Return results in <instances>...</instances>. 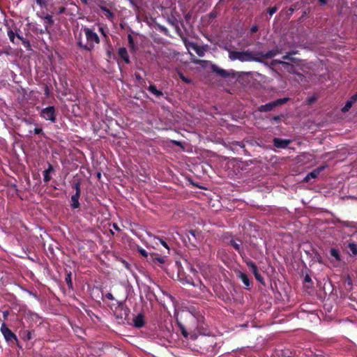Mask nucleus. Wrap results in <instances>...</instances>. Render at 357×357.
<instances>
[{"instance_id":"f257e3e1","label":"nucleus","mask_w":357,"mask_h":357,"mask_svg":"<svg viewBox=\"0 0 357 357\" xmlns=\"http://www.w3.org/2000/svg\"><path fill=\"white\" fill-rule=\"evenodd\" d=\"M82 31L85 35L86 41L84 43L81 38H79L77 45L82 49L91 52L94 49L96 44H99V36L92 29L89 27H82Z\"/></svg>"},{"instance_id":"f03ea898","label":"nucleus","mask_w":357,"mask_h":357,"mask_svg":"<svg viewBox=\"0 0 357 357\" xmlns=\"http://www.w3.org/2000/svg\"><path fill=\"white\" fill-rule=\"evenodd\" d=\"M229 58L231 61L239 60L242 62L250 61L254 60V56L250 51H229Z\"/></svg>"},{"instance_id":"7ed1b4c3","label":"nucleus","mask_w":357,"mask_h":357,"mask_svg":"<svg viewBox=\"0 0 357 357\" xmlns=\"http://www.w3.org/2000/svg\"><path fill=\"white\" fill-rule=\"evenodd\" d=\"M40 116L52 123L56 122V110L54 106H49L43 109L40 112Z\"/></svg>"},{"instance_id":"20e7f679","label":"nucleus","mask_w":357,"mask_h":357,"mask_svg":"<svg viewBox=\"0 0 357 357\" xmlns=\"http://www.w3.org/2000/svg\"><path fill=\"white\" fill-rule=\"evenodd\" d=\"M1 332L3 334L5 340L8 342H17V336L10 330L6 325L5 323H3L1 326Z\"/></svg>"},{"instance_id":"39448f33","label":"nucleus","mask_w":357,"mask_h":357,"mask_svg":"<svg viewBox=\"0 0 357 357\" xmlns=\"http://www.w3.org/2000/svg\"><path fill=\"white\" fill-rule=\"evenodd\" d=\"M290 143L291 140L289 139H284L277 137L273 139L274 146L279 149H285Z\"/></svg>"},{"instance_id":"423d86ee","label":"nucleus","mask_w":357,"mask_h":357,"mask_svg":"<svg viewBox=\"0 0 357 357\" xmlns=\"http://www.w3.org/2000/svg\"><path fill=\"white\" fill-rule=\"evenodd\" d=\"M324 169L325 166H321L315 169L314 170L307 174V176L304 178V181L306 182H309L312 178H316L320 174V172L323 171Z\"/></svg>"},{"instance_id":"0eeeda50","label":"nucleus","mask_w":357,"mask_h":357,"mask_svg":"<svg viewBox=\"0 0 357 357\" xmlns=\"http://www.w3.org/2000/svg\"><path fill=\"white\" fill-rule=\"evenodd\" d=\"M144 316L142 314H139L133 319V324L136 328H142L144 325Z\"/></svg>"},{"instance_id":"6e6552de","label":"nucleus","mask_w":357,"mask_h":357,"mask_svg":"<svg viewBox=\"0 0 357 357\" xmlns=\"http://www.w3.org/2000/svg\"><path fill=\"white\" fill-rule=\"evenodd\" d=\"M119 56L126 63H130V58L126 47H120L118 51Z\"/></svg>"},{"instance_id":"1a4fd4ad","label":"nucleus","mask_w":357,"mask_h":357,"mask_svg":"<svg viewBox=\"0 0 357 357\" xmlns=\"http://www.w3.org/2000/svg\"><path fill=\"white\" fill-rule=\"evenodd\" d=\"M54 170L53 166L49 164L48 168L43 172V180L45 182L47 183L51 180L50 173Z\"/></svg>"},{"instance_id":"9d476101","label":"nucleus","mask_w":357,"mask_h":357,"mask_svg":"<svg viewBox=\"0 0 357 357\" xmlns=\"http://www.w3.org/2000/svg\"><path fill=\"white\" fill-rule=\"evenodd\" d=\"M275 106L274 101L268 102L266 105H261L259 107V110L262 112L271 111Z\"/></svg>"},{"instance_id":"9b49d317","label":"nucleus","mask_w":357,"mask_h":357,"mask_svg":"<svg viewBox=\"0 0 357 357\" xmlns=\"http://www.w3.org/2000/svg\"><path fill=\"white\" fill-rule=\"evenodd\" d=\"M100 9L104 12V15L107 19L112 20L114 15V13L109 9H108L106 6H100Z\"/></svg>"},{"instance_id":"f8f14e48","label":"nucleus","mask_w":357,"mask_h":357,"mask_svg":"<svg viewBox=\"0 0 357 357\" xmlns=\"http://www.w3.org/2000/svg\"><path fill=\"white\" fill-rule=\"evenodd\" d=\"M80 195L75 194L71 197V206L73 208H77L79 206V198Z\"/></svg>"},{"instance_id":"ddd939ff","label":"nucleus","mask_w":357,"mask_h":357,"mask_svg":"<svg viewBox=\"0 0 357 357\" xmlns=\"http://www.w3.org/2000/svg\"><path fill=\"white\" fill-rule=\"evenodd\" d=\"M149 91L156 97H160L163 95L162 92L160 90H158L156 87L151 84L148 88Z\"/></svg>"},{"instance_id":"4468645a","label":"nucleus","mask_w":357,"mask_h":357,"mask_svg":"<svg viewBox=\"0 0 357 357\" xmlns=\"http://www.w3.org/2000/svg\"><path fill=\"white\" fill-rule=\"evenodd\" d=\"M238 278L241 280L243 283L246 287H249L250 285V280H249L248 276L247 275V274H245L244 273H242V272H240L239 274H238Z\"/></svg>"},{"instance_id":"2eb2a0df","label":"nucleus","mask_w":357,"mask_h":357,"mask_svg":"<svg viewBox=\"0 0 357 357\" xmlns=\"http://www.w3.org/2000/svg\"><path fill=\"white\" fill-rule=\"evenodd\" d=\"M212 69L214 72H215L216 73H218V75H220V76H222L223 77H226L228 76V73L226 70H225L222 68H220L217 66H213Z\"/></svg>"},{"instance_id":"dca6fc26","label":"nucleus","mask_w":357,"mask_h":357,"mask_svg":"<svg viewBox=\"0 0 357 357\" xmlns=\"http://www.w3.org/2000/svg\"><path fill=\"white\" fill-rule=\"evenodd\" d=\"M246 264L253 274H255V273L258 272V268L253 261H248L246 262Z\"/></svg>"},{"instance_id":"f3484780","label":"nucleus","mask_w":357,"mask_h":357,"mask_svg":"<svg viewBox=\"0 0 357 357\" xmlns=\"http://www.w3.org/2000/svg\"><path fill=\"white\" fill-rule=\"evenodd\" d=\"M331 255L334 257L337 261H340V255L338 250L335 248H331L330 250Z\"/></svg>"},{"instance_id":"a211bd4d","label":"nucleus","mask_w":357,"mask_h":357,"mask_svg":"<svg viewBox=\"0 0 357 357\" xmlns=\"http://www.w3.org/2000/svg\"><path fill=\"white\" fill-rule=\"evenodd\" d=\"M348 248L354 255H357V244L352 242L349 243Z\"/></svg>"},{"instance_id":"6ab92c4d","label":"nucleus","mask_w":357,"mask_h":357,"mask_svg":"<svg viewBox=\"0 0 357 357\" xmlns=\"http://www.w3.org/2000/svg\"><path fill=\"white\" fill-rule=\"evenodd\" d=\"M354 102V100H351V99L349 100H348L346 102L344 107L342 108V112H347L351 107Z\"/></svg>"},{"instance_id":"aec40b11","label":"nucleus","mask_w":357,"mask_h":357,"mask_svg":"<svg viewBox=\"0 0 357 357\" xmlns=\"http://www.w3.org/2000/svg\"><path fill=\"white\" fill-rule=\"evenodd\" d=\"M288 100H289V98H284L278 99V100H275L274 102L275 104V106H278V105L286 103Z\"/></svg>"},{"instance_id":"412c9836","label":"nucleus","mask_w":357,"mask_h":357,"mask_svg":"<svg viewBox=\"0 0 357 357\" xmlns=\"http://www.w3.org/2000/svg\"><path fill=\"white\" fill-rule=\"evenodd\" d=\"M231 245L237 251H240L241 248V242L238 243L236 241H230Z\"/></svg>"},{"instance_id":"4be33fe9","label":"nucleus","mask_w":357,"mask_h":357,"mask_svg":"<svg viewBox=\"0 0 357 357\" xmlns=\"http://www.w3.org/2000/svg\"><path fill=\"white\" fill-rule=\"evenodd\" d=\"M44 20H45V22L48 23L50 25H52L54 23L52 16L50 15H47L46 16H45Z\"/></svg>"},{"instance_id":"5701e85b","label":"nucleus","mask_w":357,"mask_h":357,"mask_svg":"<svg viewBox=\"0 0 357 357\" xmlns=\"http://www.w3.org/2000/svg\"><path fill=\"white\" fill-rule=\"evenodd\" d=\"M8 36L11 42L14 43L15 35V33L12 30H9L8 31Z\"/></svg>"},{"instance_id":"b1692460","label":"nucleus","mask_w":357,"mask_h":357,"mask_svg":"<svg viewBox=\"0 0 357 357\" xmlns=\"http://www.w3.org/2000/svg\"><path fill=\"white\" fill-rule=\"evenodd\" d=\"M66 282L68 284V287H72L73 283H72V280H71V273H70L69 274H68L67 277L66 278Z\"/></svg>"},{"instance_id":"393cba45","label":"nucleus","mask_w":357,"mask_h":357,"mask_svg":"<svg viewBox=\"0 0 357 357\" xmlns=\"http://www.w3.org/2000/svg\"><path fill=\"white\" fill-rule=\"evenodd\" d=\"M278 7L274 6L268 9V13L270 16H272L273 14H275L278 10Z\"/></svg>"},{"instance_id":"a878e982","label":"nucleus","mask_w":357,"mask_h":357,"mask_svg":"<svg viewBox=\"0 0 357 357\" xmlns=\"http://www.w3.org/2000/svg\"><path fill=\"white\" fill-rule=\"evenodd\" d=\"M255 278L257 280H258L259 282H260L261 283L263 282V278L262 276L259 273V271L257 272V273H255L254 274Z\"/></svg>"},{"instance_id":"bb28decb","label":"nucleus","mask_w":357,"mask_h":357,"mask_svg":"<svg viewBox=\"0 0 357 357\" xmlns=\"http://www.w3.org/2000/svg\"><path fill=\"white\" fill-rule=\"evenodd\" d=\"M193 49L195 50V52L199 56H203V50L200 47L195 46L193 47Z\"/></svg>"},{"instance_id":"cd10ccee","label":"nucleus","mask_w":357,"mask_h":357,"mask_svg":"<svg viewBox=\"0 0 357 357\" xmlns=\"http://www.w3.org/2000/svg\"><path fill=\"white\" fill-rule=\"evenodd\" d=\"M180 329H181V333L183 334V335L185 337H188V333H187L185 327L183 326H180Z\"/></svg>"},{"instance_id":"c85d7f7f","label":"nucleus","mask_w":357,"mask_h":357,"mask_svg":"<svg viewBox=\"0 0 357 357\" xmlns=\"http://www.w3.org/2000/svg\"><path fill=\"white\" fill-rule=\"evenodd\" d=\"M74 188L76 190L75 194L80 195V188H79V183H76L73 185Z\"/></svg>"},{"instance_id":"c756f323","label":"nucleus","mask_w":357,"mask_h":357,"mask_svg":"<svg viewBox=\"0 0 357 357\" xmlns=\"http://www.w3.org/2000/svg\"><path fill=\"white\" fill-rule=\"evenodd\" d=\"M157 239L160 241V243H161V245H162L165 248H167V250H169V246L167 245V243L163 241L162 239L160 238H157Z\"/></svg>"},{"instance_id":"7c9ffc66","label":"nucleus","mask_w":357,"mask_h":357,"mask_svg":"<svg viewBox=\"0 0 357 357\" xmlns=\"http://www.w3.org/2000/svg\"><path fill=\"white\" fill-rule=\"evenodd\" d=\"M17 38L22 40V42L23 43L24 45H27V46H29V41H27L26 40H24L22 36H20V35H17Z\"/></svg>"},{"instance_id":"2f4dec72","label":"nucleus","mask_w":357,"mask_h":357,"mask_svg":"<svg viewBox=\"0 0 357 357\" xmlns=\"http://www.w3.org/2000/svg\"><path fill=\"white\" fill-rule=\"evenodd\" d=\"M17 38L22 40V42L23 43L24 45H27V46H29V41H27L26 40H24L22 36H20V35H17Z\"/></svg>"},{"instance_id":"473e14b6","label":"nucleus","mask_w":357,"mask_h":357,"mask_svg":"<svg viewBox=\"0 0 357 357\" xmlns=\"http://www.w3.org/2000/svg\"><path fill=\"white\" fill-rule=\"evenodd\" d=\"M17 38L22 40V42L23 43L24 45H27V46H29V41H27L26 40H24L22 36H20V35H17Z\"/></svg>"},{"instance_id":"72a5a7b5","label":"nucleus","mask_w":357,"mask_h":357,"mask_svg":"<svg viewBox=\"0 0 357 357\" xmlns=\"http://www.w3.org/2000/svg\"><path fill=\"white\" fill-rule=\"evenodd\" d=\"M17 38L22 40V42L23 43L24 45H27V46H29V41H27L26 40H24L22 36H20V35H17Z\"/></svg>"},{"instance_id":"f704fd0d","label":"nucleus","mask_w":357,"mask_h":357,"mask_svg":"<svg viewBox=\"0 0 357 357\" xmlns=\"http://www.w3.org/2000/svg\"><path fill=\"white\" fill-rule=\"evenodd\" d=\"M179 77L185 83H190V80L189 79L186 78L182 73L179 74Z\"/></svg>"},{"instance_id":"c9c22d12","label":"nucleus","mask_w":357,"mask_h":357,"mask_svg":"<svg viewBox=\"0 0 357 357\" xmlns=\"http://www.w3.org/2000/svg\"><path fill=\"white\" fill-rule=\"evenodd\" d=\"M33 132L36 135H39V134H41L43 132V129L40 128H36L34 130H33Z\"/></svg>"},{"instance_id":"e433bc0d","label":"nucleus","mask_w":357,"mask_h":357,"mask_svg":"<svg viewBox=\"0 0 357 357\" xmlns=\"http://www.w3.org/2000/svg\"><path fill=\"white\" fill-rule=\"evenodd\" d=\"M105 296L107 299H109L110 301L114 300V297L113 296V295L111 293H107Z\"/></svg>"},{"instance_id":"4c0bfd02","label":"nucleus","mask_w":357,"mask_h":357,"mask_svg":"<svg viewBox=\"0 0 357 357\" xmlns=\"http://www.w3.org/2000/svg\"><path fill=\"white\" fill-rule=\"evenodd\" d=\"M250 31L252 33H255L258 31V28L257 26H252Z\"/></svg>"},{"instance_id":"58836bf2","label":"nucleus","mask_w":357,"mask_h":357,"mask_svg":"<svg viewBox=\"0 0 357 357\" xmlns=\"http://www.w3.org/2000/svg\"><path fill=\"white\" fill-rule=\"evenodd\" d=\"M351 100L356 102L357 100V92L351 98Z\"/></svg>"},{"instance_id":"ea45409f","label":"nucleus","mask_w":357,"mask_h":357,"mask_svg":"<svg viewBox=\"0 0 357 357\" xmlns=\"http://www.w3.org/2000/svg\"><path fill=\"white\" fill-rule=\"evenodd\" d=\"M305 282H311V278H310V277L309 275H306V276L305 277Z\"/></svg>"},{"instance_id":"a19ab883","label":"nucleus","mask_w":357,"mask_h":357,"mask_svg":"<svg viewBox=\"0 0 357 357\" xmlns=\"http://www.w3.org/2000/svg\"><path fill=\"white\" fill-rule=\"evenodd\" d=\"M315 98L314 97H311L308 98V103L311 104L314 101Z\"/></svg>"},{"instance_id":"79ce46f5","label":"nucleus","mask_w":357,"mask_h":357,"mask_svg":"<svg viewBox=\"0 0 357 357\" xmlns=\"http://www.w3.org/2000/svg\"><path fill=\"white\" fill-rule=\"evenodd\" d=\"M321 5H326L327 1L326 0H318Z\"/></svg>"},{"instance_id":"37998d69","label":"nucleus","mask_w":357,"mask_h":357,"mask_svg":"<svg viewBox=\"0 0 357 357\" xmlns=\"http://www.w3.org/2000/svg\"><path fill=\"white\" fill-rule=\"evenodd\" d=\"M140 252L143 256H147V253L144 250H141Z\"/></svg>"},{"instance_id":"c03bdc74","label":"nucleus","mask_w":357,"mask_h":357,"mask_svg":"<svg viewBox=\"0 0 357 357\" xmlns=\"http://www.w3.org/2000/svg\"><path fill=\"white\" fill-rule=\"evenodd\" d=\"M273 119L275 121H278L280 119V117L279 116H275L273 118Z\"/></svg>"},{"instance_id":"a18cd8bd","label":"nucleus","mask_w":357,"mask_h":357,"mask_svg":"<svg viewBox=\"0 0 357 357\" xmlns=\"http://www.w3.org/2000/svg\"><path fill=\"white\" fill-rule=\"evenodd\" d=\"M135 77H136V79H138V80H141L142 79V78L141 77V76L138 74H136L135 75Z\"/></svg>"},{"instance_id":"49530a36","label":"nucleus","mask_w":357,"mask_h":357,"mask_svg":"<svg viewBox=\"0 0 357 357\" xmlns=\"http://www.w3.org/2000/svg\"><path fill=\"white\" fill-rule=\"evenodd\" d=\"M36 3L39 4L40 6L43 5V1L42 0H36Z\"/></svg>"},{"instance_id":"de8ad7c7","label":"nucleus","mask_w":357,"mask_h":357,"mask_svg":"<svg viewBox=\"0 0 357 357\" xmlns=\"http://www.w3.org/2000/svg\"><path fill=\"white\" fill-rule=\"evenodd\" d=\"M172 142H173L174 144H177V145H179V144H181V142H178V141H176V140L172 141Z\"/></svg>"},{"instance_id":"09e8293b","label":"nucleus","mask_w":357,"mask_h":357,"mask_svg":"<svg viewBox=\"0 0 357 357\" xmlns=\"http://www.w3.org/2000/svg\"><path fill=\"white\" fill-rule=\"evenodd\" d=\"M161 30L164 32L167 31V29L165 27L161 26Z\"/></svg>"},{"instance_id":"8fccbe9b","label":"nucleus","mask_w":357,"mask_h":357,"mask_svg":"<svg viewBox=\"0 0 357 357\" xmlns=\"http://www.w3.org/2000/svg\"><path fill=\"white\" fill-rule=\"evenodd\" d=\"M289 58V55H287H287H284V56H283V59H288Z\"/></svg>"},{"instance_id":"3c124183","label":"nucleus","mask_w":357,"mask_h":357,"mask_svg":"<svg viewBox=\"0 0 357 357\" xmlns=\"http://www.w3.org/2000/svg\"><path fill=\"white\" fill-rule=\"evenodd\" d=\"M190 233L192 236H195V231H193V230H191V231H190Z\"/></svg>"},{"instance_id":"603ef678","label":"nucleus","mask_w":357,"mask_h":357,"mask_svg":"<svg viewBox=\"0 0 357 357\" xmlns=\"http://www.w3.org/2000/svg\"><path fill=\"white\" fill-rule=\"evenodd\" d=\"M39 32H40V33H45V31H43V29H40V30L39 31Z\"/></svg>"},{"instance_id":"864d4df0","label":"nucleus","mask_w":357,"mask_h":357,"mask_svg":"<svg viewBox=\"0 0 357 357\" xmlns=\"http://www.w3.org/2000/svg\"><path fill=\"white\" fill-rule=\"evenodd\" d=\"M114 228L116 229H118V227L116 226V225L114 224Z\"/></svg>"},{"instance_id":"5fc2aeb1","label":"nucleus","mask_w":357,"mask_h":357,"mask_svg":"<svg viewBox=\"0 0 357 357\" xmlns=\"http://www.w3.org/2000/svg\"><path fill=\"white\" fill-rule=\"evenodd\" d=\"M100 31L104 34L103 29L102 27L100 28Z\"/></svg>"},{"instance_id":"6e6d98bb","label":"nucleus","mask_w":357,"mask_h":357,"mask_svg":"<svg viewBox=\"0 0 357 357\" xmlns=\"http://www.w3.org/2000/svg\"><path fill=\"white\" fill-rule=\"evenodd\" d=\"M98 177H99V178L100 177V173L98 174Z\"/></svg>"},{"instance_id":"4d7b16f0","label":"nucleus","mask_w":357,"mask_h":357,"mask_svg":"<svg viewBox=\"0 0 357 357\" xmlns=\"http://www.w3.org/2000/svg\"><path fill=\"white\" fill-rule=\"evenodd\" d=\"M130 1H131L132 0H129Z\"/></svg>"}]
</instances>
